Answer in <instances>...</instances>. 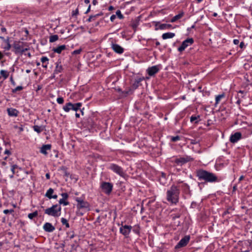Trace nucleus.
<instances>
[{
    "mask_svg": "<svg viewBox=\"0 0 252 252\" xmlns=\"http://www.w3.org/2000/svg\"><path fill=\"white\" fill-rule=\"evenodd\" d=\"M0 74L3 78V79L5 80L8 78L9 73L7 70H1L0 71Z\"/></svg>",
    "mask_w": 252,
    "mask_h": 252,
    "instance_id": "obj_32",
    "label": "nucleus"
},
{
    "mask_svg": "<svg viewBox=\"0 0 252 252\" xmlns=\"http://www.w3.org/2000/svg\"><path fill=\"white\" fill-rule=\"evenodd\" d=\"M61 195L63 197V198L62 199H67L68 197V195L67 193H62L61 194Z\"/></svg>",
    "mask_w": 252,
    "mask_h": 252,
    "instance_id": "obj_49",
    "label": "nucleus"
},
{
    "mask_svg": "<svg viewBox=\"0 0 252 252\" xmlns=\"http://www.w3.org/2000/svg\"><path fill=\"white\" fill-rule=\"evenodd\" d=\"M33 129L35 132L39 134L45 129V126L35 125L33 126Z\"/></svg>",
    "mask_w": 252,
    "mask_h": 252,
    "instance_id": "obj_21",
    "label": "nucleus"
},
{
    "mask_svg": "<svg viewBox=\"0 0 252 252\" xmlns=\"http://www.w3.org/2000/svg\"><path fill=\"white\" fill-rule=\"evenodd\" d=\"M11 171L13 174H16L17 176H19V171H23V169L19 167L17 165L13 164L11 166Z\"/></svg>",
    "mask_w": 252,
    "mask_h": 252,
    "instance_id": "obj_19",
    "label": "nucleus"
},
{
    "mask_svg": "<svg viewBox=\"0 0 252 252\" xmlns=\"http://www.w3.org/2000/svg\"><path fill=\"white\" fill-rule=\"evenodd\" d=\"M243 246L244 245L247 247V249L246 250H243V249H241V251L240 252H249L250 251L249 248V245H250V242L248 241H245L243 242H242Z\"/></svg>",
    "mask_w": 252,
    "mask_h": 252,
    "instance_id": "obj_31",
    "label": "nucleus"
},
{
    "mask_svg": "<svg viewBox=\"0 0 252 252\" xmlns=\"http://www.w3.org/2000/svg\"><path fill=\"white\" fill-rule=\"evenodd\" d=\"M69 239H72V238H73L74 237V233L72 232V234H71L69 236Z\"/></svg>",
    "mask_w": 252,
    "mask_h": 252,
    "instance_id": "obj_60",
    "label": "nucleus"
},
{
    "mask_svg": "<svg viewBox=\"0 0 252 252\" xmlns=\"http://www.w3.org/2000/svg\"><path fill=\"white\" fill-rule=\"evenodd\" d=\"M193 160V158L189 156L185 155L183 157H173L171 159V162L175 165L180 166L184 165L188 162Z\"/></svg>",
    "mask_w": 252,
    "mask_h": 252,
    "instance_id": "obj_3",
    "label": "nucleus"
},
{
    "mask_svg": "<svg viewBox=\"0 0 252 252\" xmlns=\"http://www.w3.org/2000/svg\"><path fill=\"white\" fill-rule=\"evenodd\" d=\"M59 39V36L57 34H54L51 35L49 37V42L51 43L54 42L57 40H58Z\"/></svg>",
    "mask_w": 252,
    "mask_h": 252,
    "instance_id": "obj_37",
    "label": "nucleus"
},
{
    "mask_svg": "<svg viewBox=\"0 0 252 252\" xmlns=\"http://www.w3.org/2000/svg\"><path fill=\"white\" fill-rule=\"evenodd\" d=\"M51 144L43 145L40 149V152L44 155H47L48 154V151H50L51 149Z\"/></svg>",
    "mask_w": 252,
    "mask_h": 252,
    "instance_id": "obj_17",
    "label": "nucleus"
},
{
    "mask_svg": "<svg viewBox=\"0 0 252 252\" xmlns=\"http://www.w3.org/2000/svg\"><path fill=\"white\" fill-rule=\"evenodd\" d=\"M38 215V212L37 211H34L33 213H30L28 214V218L30 220H32L34 218L37 217Z\"/></svg>",
    "mask_w": 252,
    "mask_h": 252,
    "instance_id": "obj_38",
    "label": "nucleus"
},
{
    "mask_svg": "<svg viewBox=\"0 0 252 252\" xmlns=\"http://www.w3.org/2000/svg\"><path fill=\"white\" fill-rule=\"evenodd\" d=\"M113 188V185L111 183L101 182L100 184V189L101 191L107 195L111 193Z\"/></svg>",
    "mask_w": 252,
    "mask_h": 252,
    "instance_id": "obj_6",
    "label": "nucleus"
},
{
    "mask_svg": "<svg viewBox=\"0 0 252 252\" xmlns=\"http://www.w3.org/2000/svg\"><path fill=\"white\" fill-rule=\"evenodd\" d=\"M142 80V78H138L137 79H135L134 82H133L132 87L133 89H136L139 86V84L141 82V81Z\"/></svg>",
    "mask_w": 252,
    "mask_h": 252,
    "instance_id": "obj_29",
    "label": "nucleus"
},
{
    "mask_svg": "<svg viewBox=\"0 0 252 252\" xmlns=\"http://www.w3.org/2000/svg\"><path fill=\"white\" fill-rule=\"evenodd\" d=\"M63 109L66 112H68L70 110H72V103L71 102L66 103L63 106Z\"/></svg>",
    "mask_w": 252,
    "mask_h": 252,
    "instance_id": "obj_26",
    "label": "nucleus"
},
{
    "mask_svg": "<svg viewBox=\"0 0 252 252\" xmlns=\"http://www.w3.org/2000/svg\"><path fill=\"white\" fill-rule=\"evenodd\" d=\"M183 187L184 188V189L186 191H189V186L186 183H185L183 185Z\"/></svg>",
    "mask_w": 252,
    "mask_h": 252,
    "instance_id": "obj_48",
    "label": "nucleus"
},
{
    "mask_svg": "<svg viewBox=\"0 0 252 252\" xmlns=\"http://www.w3.org/2000/svg\"><path fill=\"white\" fill-rule=\"evenodd\" d=\"M179 188L172 185L166 191V200L171 204L176 205L179 201Z\"/></svg>",
    "mask_w": 252,
    "mask_h": 252,
    "instance_id": "obj_2",
    "label": "nucleus"
},
{
    "mask_svg": "<svg viewBox=\"0 0 252 252\" xmlns=\"http://www.w3.org/2000/svg\"><path fill=\"white\" fill-rule=\"evenodd\" d=\"M66 49V46L65 45H62L54 48L53 49V51L56 53L61 54L62 52Z\"/></svg>",
    "mask_w": 252,
    "mask_h": 252,
    "instance_id": "obj_22",
    "label": "nucleus"
},
{
    "mask_svg": "<svg viewBox=\"0 0 252 252\" xmlns=\"http://www.w3.org/2000/svg\"><path fill=\"white\" fill-rule=\"evenodd\" d=\"M115 18H116V15H111V17H110V20H111V21L113 22L114 20L115 19Z\"/></svg>",
    "mask_w": 252,
    "mask_h": 252,
    "instance_id": "obj_55",
    "label": "nucleus"
},
{
    "mask_svg": "<svg viewBox=\"0 0 252 252\" xmlns=\"http://www.w3.org/2000/svg\"><path fill=\"white\" fill-rule=\"evenodd\" d=\"M63 70V67L61 65H60L59 63L56 64V68L54 70V74H58L62 72Z\"/></svg>",
    "mask_w": 252,
    "mask_h": 252,
    "instance_id": "obj_35",
    "label": "nucleus"
},
{
    "mask_svg": "<svg viewBox=\"0 0 252 252\" xmlns=\"http://www.w3.org/2000/svg\"><path fill=\"white\" fill-rule=\"evenodd\" d=\"M108 168L122 177L126 176V173L122 167L115 163H110Z\"/></svg>",
    "mask_w": 252,
    "mask_h": 252,
    "instance_id": "obj_7",
    "label": "nucleus"
},
{
    "mask_svg": "<svg viewBox=\"0 0 252 252\" xmlns=\"http://www.w3.org/2000/svg\"><path fill=\"white\" fill-rule=\"evenodd\" d=\"M175 36V34L173 32H166L162 34V38L164 40L169 39V38H172Z\"/></svg>",
    "mask_w": 252,
    "mask_h": 252,
    "instance_id": "obj_20",
    "label": "nucleus"
},
{
    "mask_svg": "<svg viewBox=\"0 0 252 252\" xmlns=\"http://www.w3.org/2000/svg\"><path fill=\"white\" fill-rule=\"evenodd\" d=\"M4 42L6 44V46L3 47L5 50H9L11 47V46L9 42V37H7V38L4 40Z\"/></svg>",
    "mask_w": 252,
    "mask_h": 252,
    "instance_id": "obj_34",
    "label": "nucleus"
},
{
    "mask_svg": "<svg viewBox=\"0 0 252 252\" xmlns=\"http://www.w3.org/2000/svg\"><path fill=\"white\" fill-rule=\"evenodd\" d=\"M247 92L244 91H239L237 95L235 96L236 99V103L238 105H240L241 102V99L244 98L246 95Z\"/></svg>",
    "mask_w": 252,
    "mask_h": 252,
    "instance_id": "obj_12",
    "label": "nucleus"
},
{
    "mask_svg": "<svg viewBox=\"0 0 252 252\" xmlns=\"http://www.w3.org/2000/svg\"><path fill=\"white\" fill-rule=\"evenodd\" d=\"M172 26L171 24H160L158 28H157L156 30L159 29L161 30H166V29H172Z\"/></svg>",
    "mask_w": 252,
    "mask_h": 252,
    "instance_id": "obj_23",
    "label": "nucleus"
},
{
    "mask_svg": "<svg viewBox=\"0 0 252 252\" xmlns=\"http://www.w3.org/2000/svg\"><path fill=\"white\" fill-rule=\"evenodd\" d=\"M79 14V10L78 8H76L75 10H73L72 12V15L77 16Z\"/></svg>",
    "mask_w": 252,
    "mask_h": 252,
    "instance_id": "obj_50",
    "label": "nucleus"
},
{
    "mask_svg": "<svg viewBox=\"0 0 252 252\" xmlns=\"http://www.w3.org/2000/svg\"><path fill=\"white\" fill-rule=\"evenodd\" d=\"M41 89H42V86L38 85L36 91V92H37V91H39L40 90H41Z\"/></svg>",
    "mask_w": 252,
    "mask_h": 252,
    "instance_id": "obj_58",
    "label": "nucleus"
},
{
    "mask_svg": "<svg viewBox=\"0 0 252 252\" xmlns=\"http://www.w3.org/2000/svg\"><path fill=\"white\" fill-rule=\"evenodd\" d=\"M82 105V103L81 102H77L74 104L72 103V110L77 111L78 110H81V107Z\"/></svg>",
    "mask_w": 252,
    "mask_h": 252,
    "instance_id": "obj_24",
    "label": "nucleus"
},
{
    "mask_svg": "<svg viewBox=\"0 0 252 252\" xmlns=\"http://www.w3.org/2000/svg\"><path fill=\"white\" fill-rule=\"evenodd\" d=\"M49 59L46 57H42L41 58V62L42 63V66L44 68H47V65L48 64Z\"/></svg>",
    "mask_w": 252,
    "mask_h": 252,
    "instance_id": "obj_28",
    "label": "nucleus"
},
{
    "mask_svg": "<svg viewBox=\"0 0 252 252\" xmlns=\"http://www.w3.org/2000/svg\"><path fill=\"white\" fill-rule=\"evenodd\" d=\"M140 226L138 225H135L133 226V232L135 234H139L140 233Z\"/></svg>",
    "mask_w": 252,
    "mask_h": 252,
    "instance_id": "obj_40",
    "label": "nucleus"
},
{
    "mask_svg": "<svg viewBox=\"0 0 252 252\" xmlns=\"http://www.w3.org/2000/svg\"><path fill=\"white\" fill-rule=\"evenodd\" d=\"M184 15V13L183 12H181V13H180L179 14L175 15V16H174L170 20V22L171 23H174L175 22H176L177 20L181 19Z\"/></svg>",
    "mask_w": 252,
    "mask_h": 252,
    "instance_id": "obj_27",
    "label": "nucleus"
},
{
    "mask_svg": "<svg viewBox=\"0 0 252 252\" xmlns=\"http://www.w3.org/2000/svg\"><path fill=\"white\" fill-rule=\"evenodd\" d=\"M102 15V14L101 13L97 14H95L94 15H91L89 17V18L87 20V21L88 22H91V21L94 20L96 17H97L99 16H101Z\"/></svg>",
    "mask_w": 252,
    "mask_h": 252,
    "instance_id": "obj_36",
    "label": "nucleus"
},
{
    "mask_svg": "<svg viewBox=\"0 0 252 252\" xmlns=\"http://www.w3.org/2000/svg\"><path fill=\"white\" fill-rule=\"evenodd\" d=\"M57 102L59 104H63V103L64 99H63V97H59L57 99Z\"/></svg>",
    "mask_w": 252,
    "mask_h": 252,
    "instance_id": "obj_47",
    "label": "nucleus"
},
{
    "mask_svg": "<svg viewBox=\"0 0 252 252\" xmlns=\"http://www.w3.org/2000/svg\"><path fill=\"white\" fill-rule=\"evenodd\" d=\"M44 213L55 218L59 217L61 214V207L58 204L53 205L51 207L45 209Z\"/></svg>",
    "mask_w": 252,
    "mask_h": 252,
    "instance_id": "obj_4",
    "label": "nucleus"
},
{
    "mask_svg": "<svg viewBox=\"0 0 252 252\" xmlns=\"http://www.w3.org/2000/svg\"><path fill=\"white\" fill-rule=\"evenodd\" d=\"M244 178V176H243V175L241 176L239 179V181H242V180H243Z\"/></svg>",
    "mask_w": 252,
    "mask_h": 252,
    "instance_id": "obj_62",
    "label": "nucleus"
},
{
    "mask_svg": "<svg viewBox=\"0 0 252 252\" xmlns=\"http://www.w3.org/2000/svg\"><path fill=\"white\" fill-rule=\"evenodd\" d=\"M132 226L131 225H122L120 227V232L123 234L125 237L127 238L128 237L129 234H130Z\"/></svg>",
    "mask_w": 252,
    "mask_h": 252,
    "instance_id": "obj_9",
    "label": "nucleus"
},
{
    "mask_svg": "<svg viewBox=\"0 0 252 252\" xmlns=\"http://www.w3.org/2000/svg\"><path fill=\"white\" fill-rule=\"evenodd\" d=\"M4 153L5 154H7V155H8L11 154V152L8 149H6L4 151Z\"/></svg>",
    "mask_w": 252,
    "mask_h": 252,
    "instance_id": "obj_56",
    "label": "nucleus"
},
{
    "mask_svg": "<svg viewBox=\"0 0 252 252\" xmlns=\"http://www.w3.org/2000/svg\"><path fill=\"white\" fill-rule=\"evenodd\" d=\"M90 9H91V5L89 4L88 9L86 10V11L85 12V13L87 14L88 13H89L90 11Z\"/></svg>",
    "mask_w": 252,
    "mask_h": 252,
    "instance_id": "obj_57",
    "label": "nucleus"
},
{
    "mask_svg": "<svg viewBox=\"0 0 252 252\" xmlns=\"http://www.w3.org/2000/svg\"><path fill=\"white\" fill-rule=\"evenodd\" d=\"M241 133L236 132L230 136L229 140L231 143H235L241 139Z\"/></svg>",
    "mask_w": 252,
    "mask_h": 252,
    "instance_id": "obj_14",
    "label": "nucleus"
},
{
    "mask_svg": "<svg viewBox=\"0 0 252 252\" xmlns=\"http://www.w3.org/2000/svg\"><path fill=\"white\" fill-rule=\"evenodd\" d=\"M54 193V189L52 188L49 189L46 191L45 196L49 199H52V195Z\"/></svg>",
    "mask_w": 252,
    "mask_h": 252,
    "instance_id": "obj_33",
    "label": "nucleus"
},
{
    "mask_svg": "<svg viewBox=\"0 0 252 252\" xmlns=\"http://www.w3.org/2000/svg\"><path fill=\"white\" fill-rule=\"evenodd\" d=\"M10 81L11 83V84L13 85V86H15L16 85V83L14 81V80H13V77H12V75L11 76L10 78Z\"/></svg>",
    "mask_w": 252,
    "mask_h": 252,
    "instance_id": "obj_52",
    "label": "nucleus"
},
{
    "mask_svg": "<svg viewBox=\"0 0 252 252\" xmlns=\"http://www.w3.org/2000/svg\"><path fill=\"white\" fill-rule=\"evenodd\" d=\"M196 174L198 180L204 181L206 183H216L220 181L215 173L204 169L197 170Z\"/></svg>",
    "mask_w": 252,
    "mask_h": 252,
    "instance_id": "obj_1",
    "label": "nucleus"
},
{
    "mask_svg": "<svg viewBox=\"0 0 252 252\" xmlns=\"http://www.w3.org/2000/svg\"><path fill=\"white\" fill-rule=\"evenodd\" d=\"M24 31L25 32L26 35L29 34V31H28V30L27 29H24Z\"/></svg>",
    "mask_w": 252,
    "mask_h": 252,
    "instance_id": "obj_61",
    "label": "nucleus"
},
{
    "mask_svg": "<svg viewBox=\"0 0 252 252\" xmlns=\"http://www.w3.org/2000/svg\"><path fill=\"white\" fill-rule=\"evenodd\" d=\"M66 199H60L59 201V205L63 204L64 206H66L69 204V202L66 201Z\"/></svg>",
    "mask_w": 252,
    "mask_h": 252,
    "instance_id": "obj_41",
    "label": "nucleus"
},
{
    "mask_svg": "<svg viewBox=\"0 0 252 252\" xmlns=\"http://www.w3.org/2000/svg\"><path fill=\"white\" fill-rule=\"evenodd\" d=\"M7 112L8 115L10 117H17L19 114L18 110L13 108H7Z\"/></svg>",
    "mask_w": 252,
    "mask_h": 252,
    "instance_id": "obj_18",
    "label": "nucleus"
},
{
    "mask_svg": "<svg viewBox=\"0 0 252 252\" xmlns=\"http://www.w3.org/2000/svg\"><path fill=\"white\" fill-rule=\"evenodd\" d=\"M26 44L19 41H15L13 44V48L15 49V54H23L25 51L29 50V48L25 47Z\"/></svg>",
    "mask_w": 252,
    "mask_h": 252,
    "instance_id": "obj_5",
    "label": "nucleus"
},
{
    "mask_svg": "<svg viewBox=\"0 0 252 252\" xmlns=\"http://www.w3.org/2000/svg\"><path fill=\"white\" fill-rule=\"evenodd\" d=\"M200 118V116L199 115H192L190 117V122L191 123H194L195 124H197L198 121H199V119Z\"/></svg>",
    "mask_w": 252,
    "mask_h": 252,
    "instance_id": "obj_30",
    "label": "nucleus"
},
{
    "mask_svg": "<svg viewBox=\"0 0 252 252\" xmlns=\"http://www.w3.org/2000/svg\"><path fill=\"white\" fill-rule=\"evenodd\" d=\"M111 48L117 53L118 54H122L124 50L123 48H122L121 46L117 44L112 43L111 44Z\"/></svg>",
    "mask_w": 252,
    "mask_h": 252,
    "instance_id": "obj_16",
    "label": "nucleus"
},
{
    "mask_svg": "<svg viewBox=\"0 0 252 252\" xmlns=\"http://www.w3.org/2000/svg\"><path fill=\"white\" fill-rule=\"evenodd\" d=\"M159 71V68L157 65H154L149 67L147 69V71L149 75L152 76L158 73Z\"/></svg>",
    "mask_w": 252,
    "mask_h": 252,
    "instance_id": "obj_13",
    "label": "nucleus"
},
{
    "mask_svg": "<svg viewBox=\"0 0 252 252\" xmlns=\"http://www.w3.org/2000/svg\"><path fill=\"white\" fill-rule=\"evenodd\" d=\"M14 210L13 209H5V210H4L3 212L4 214H7L8 213H10V214H12L13 213H14Z\"/></svg>",
    "mask_w": 252,
    "mask_h": 252,
    "instance_id": "obj_46",
    "label": "nucleus"
},
{
    "mask_svg": "<svg viewBox=\"0 0 252 252\" xmlns=\"http://www.w3.org/2000/svg\"><path fill=\"white\" fill-rule=\"evenodd\" d=\"M45 176L47 179H49L50 178V175L49 173H46Z\"/></svg>",
    "mask_w": 252,
    "mask_h": 252,
    "instance_id": "obj_59",
    "label": "nucleus"
},
{
    "mask_svg": "<svg viewBox=\"0 0 252 252\" xmlns=\"http://www.w3.org/2000/svg\"><path fill=\"white\" fill-rule=\"evenodd\" d=\"M190 240V236L189 235H186L183 238H182L178 243L176 245L175 249H179L182 247L186 246Z\"/></svg>",
    "mask_w": 252,
    "mask_h": 252,
    "instance_id": "obj_10",
    "label": "nucleus"
},
{
    "mask_svg": "<svg viewBox=\"0 0 252 252\" xmlns=\"http://www.w3.org/2000/svg\"><path fill=\"white\" fill-rule=\"evenodd\" d=\"M75 201L77 202V206L78 208H88L89 207V204L87 201L79 197H76Z\"/></svg>",
    "mask_w": 252,
    "mask_h": 252,
    "instance_id": "obj_11",
    "label": "nucleus"
},
{
    "mask_svg": "<svg viewBox=\"0 0 252 252\" xmlns=\"http://www.w3.org/2000/svg\"><path fill=\"white\" fill-rule=\"evenodd\" d=\"M181 214L180 213H177V214H172L171 215V217H172V219L173 220H175L176 219H178L180 217Z\"/></svg>",
    "mask_w": 252,
    "mask_h": 252,
    "instance_id": "obj_43",
    "label": "nucleus"
},
{
    "mask_svg": "<svg viewBox=\"0 0 252 252\" xmlns=\"http://www.w3.org/2000/svg\"><path fill=\"white\" fill-rule=\"evenodd\" d=\"M23 89V87L21 86H19L16 87L15 89H12V92L13 93H15L17 91H21Z\"/></svg>",
    "mask_w": 252,
    "mask_h": 252,
    "instance_id": "obj_42",
    "label": "nucleus"
},
{
    "mask_svg": "<svg viewBox=\"0 0 252 252\" xmlns=\"http://www.w3.org/2000/svg\"><path fill=\"white\" fill-rule=\"evenodd\" d=\"M61 222L62 223V224L63 225H65L66 228H69V226H69V224L68 222V221H67V220L66 219H65L64 218H61Z\"/></svg>",
    "mask_w": 252,
    "mask_h": 252,
    "instance_id": "obj_39",
    "label": "nucleus"
},
{
    "mask_svg": "<svg viewBox=\"0 0 252 252\" xmlns=\"http://www.w3.org/2000/svg\"><path fill=\"white\" fill-rule=\"evenodd\" d=\"M43 228L47 232H52L55 230V227L50 222H46L43 225Z\"/></svg>",
    "mask_w": 252,
    "mask_h": 252,
    "instance_id": "obj_15",
    "label": "nucleus"
},
{
    "mask_svg": "<svg viewBox=\"0 0 252 252\" xmlns=\"http://www.w3.org/2000/svg\"><path fill=\"white\" fill-rule=\"evenodd\" d=\"M81 51H82V50L81 49H78V50H75L73 52V54H79L81 53Z\"/></svg>",
    "mask_w": 252,
    "mask_h": 252,
    "instance_id": "obj_51",
    "label": "nucleus"
},
{
    "mask_svg": "<svg viewBox=\"0 0 252 252\" xmlns=\"http://www.w3.org/2000/svg\"><path fill=\"white\" fill-rule=\"evenodd\" d=\"M179 140H180V137L178 135L176 136H172L171 138V140L172 142H176Z\"/></svg>",
    "mask_w": 252,
    "mask_h": 252,
    "instance_id": "obj_45",
    "label": "nucleus"
},
{
    "mask_svg": "<svg viewBox=\"0 0 252 252\" xmlns=\"http://www.w3.org/2000/svg\"><path fill=\"white\" fill-rule=\"evenodd\" d=\"M239 46L241 48V49H243L245 47V43L244 42H240V45H239Z\"/></svg>",
    "mask_w": 252,
    "mask_h": 252,
    "instance_id": "obj_53",
    "label": "nucleus"
},
{
    "mask_svg": "<svg viewBox=\"0 0 252 252\" xmlns=\"http://www.w3.org/2000/svg\"><path fill=\"white\" fill-rule=\"evenodd\" d=\"M224 96H225V94L224 93H222L220 94L216 95V98H215V106L216 107L220 103L221 99L224 98Z\"/></svg>",
    "mask_w": 252,
    "mask_h": 252,
    "instance_id": "obj_25",
    "label": "nucleus"
},
{
    "mask_svg": "<svg viewBox=\"0 0 252 252\" xmlns=\"http://www.w3.org/2000/svg\"><path fill=\"white\" fill-rule=\"evenodd\" d=\"M97 3V1L96 0H93V4L94 5H95Z\"/></svg>",
    "mask_w": 252,
    "mask_h": 252,
    "instance_id": "obj_63",
    "label": "nucleus"
},
{
    "mask_svg": "<svg viewBox=\"0 0 252 252\" xmlns=\"http://www.w3.org/2000/svg\"><path fill=\"white\" fill-rule=\"evenodd\" d=\"M233 42L235 45H237L239 43V40L237 39H234L233 41Z\"/></svg>",
    "mask_w": 252,
    "mask_h": 252,
    "instance_id": "obj_54",
    "label": "nucleus"
},
{
    "mask_svg": "<svg viewBox=\"0 0 252 252\" xmlns=\"http://www.w3.org/2000/svg\"><path fill=\"white\" fill-rule=\"evenodd\" d=\"M57 197H58V195L56 194L52 195V198L57 199Z\"/></svg>",
    "mask_w": 252,
    "mask_h": 252,
    "instance_id": "obj_64",
    "label": "nucleus"
},
{
    "mask_svg": "<svg viewBox=\"0 0 252 252\" xmlns=\"http://www.w3.org/2000/svg\"><path fill=\"white\" fill-rule=\"evenodd\" d=\"M194 40L192 38H188L185 40L182 43L181 45L178 47V50L180 52H182L189 46L193 43Z\"/></svg>",
    "mask_w": 252,
    "mask_h": 252,
    "instance_id": "obj_8",
    "label": "nucleus"
},
{
    "mask_svg": "<svg viewBox=\"0 0 252 252\" xmlns=\"http://www.w3.org/2000/svg\"><path fill=\"white\" fill-rule=\"evenodd\" d=\"M116 14L120 19H122L124 18V16L122 14L121 11L120 10H118L116 11Z\"/></svg>",
    "mask_w": 252,
    "mask_h": 252,
    "instance_id": "obj_44",
    "label": "nucleus"
}]
</instances>
